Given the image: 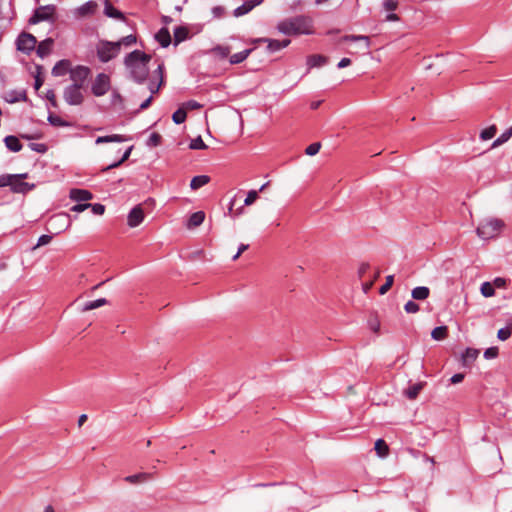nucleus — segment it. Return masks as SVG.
I'll return each instance as SVG.
<instances>
[{
    "instance_id": "obj_1",
    "label": "nucleus",
    "mask_w": 512,
    "mask_h": 512,
    "mask_svg": "<svg viewBox=\"0 0 512 512\" xmlns=\"http://www.w3.org/2000/svg\"><path fill=\"white\" fill-rule=\"evenodd\" d=\"M277 30L288 36L310 35L314 33L313 20L304 15L286 18L277 24Z\"/></svg>"
},
{
    "instance_id": "obj_2",
    "label": "nucleus",
    "mask_w": 512,
    "mask_h": 512,
    "mask_svg": "<svg viewBox=\"0 0 512 512\" xmlns=\"http://www.w3.org/2000/svg\"><path fill=\"white\" fill-rule=\"evenodd\" d=\"M150 60V55L139 50H135L126 56L125 66L135 81L141 83L146 79L149 73L148 63Z\"/></svg>"
},
{
    "instance_id": "obj_3",
    "label": "nucleus",
    "mask_w": 512,
    "mask_h": 512,
    "mask_svg": "<svg viewBox=\"0 0 512 512\" xmlns=\"http://www.w3.org/2000/svg\"><path fill=\"white\" fill-rule=\"evenodd\" d=\"M504 227L502 220L497 218H485L476 229L477 235L484 240L497 237Z\"/></svg>"
},
{
    "instance_id": "obj_4",
    "label": "nucleus",
    "mask_w": 512,
    "mask_h": 512,
    "mask_svg": "<svg viewBox=\"0 0 512 512\" xmlns=\"http://www.w3.org/2000/svg\"><path fill=\"white\" fill-rule=\"evenodd\" d=\"M163 84V66L162 64H158L157 68L152 72L148 82V90L150 91V96L140 104V109H146L152 102L153 95L156 94L161 85Z\"/></svg>"
},
{
    "instance_id": "obj_5",
    "label": "nucleus",
    "mask_w": 512,
    "mask_h": 512,
    "mask_svg": "<svg viewBox=\"0 0 512 512\" xmlns=\"http://www.w3.org/2000/svg\"><path fill=\"white\" fill-rule=\"evenodd\" d=\"M120 52L117 42L100 41L97 45V54L102 62H108Z\"/></svg>"
},
{
    "instance_id": "obj_6",
    "label": "nucleus",
    "mask_w": 512,
    "mask_h": 512,
    "mask_svg": "<svg viewBox=\"0 0 512 512\" xmlns=\"http://www.w3.org/2000/svg\"><path fill=\"white\" fill-rule=\"evenodd\" d=\"M48 225L54 234H60L70 227V216L67 213L55 214L49 218Z\"/></svg>"
},
{
    "instance_id": "obj_7",
    "label": "nucleus",
    "mask_w": 512,
    "mask_h": 512,
    "mask_svg": "<svg viewBox=\"0 0 512 512\" xmlns=\"http://www.w3.org/2000/svg\"><path fill=\"white\" fill-rule=\"evenodd\" d=\"M56 8L54 5H45L40 6L34 12V15L30 18L29 22L31 24H36L42 21H51L55 20Z\"/></svg>"
},
{
    "instance_id": "obj_8",
    "label": "nucleus",
    "mask_w": 512,
    "mask_h": 512,
    "mask_svg": "<svg viewBox=\"0 0 512 512\" xmlns=\"http://www.w3.org/2000/svg\"><path fill=\"white\" fill-rule=\"evenodd\" d=\"M111 87L110 77L107 74L100 73L96 76L92 84V93L96 97L105 95Z\"/></svg>"
},
{
    "instance_id": "obj_9",
    "label": "nucleus",
    "mask_w": 512,
    "mask_h": 512,
    "mask_svg": "<svg viewBox=\"0 0 512 512\" xmlns=\"http://www.w3.org/2000/svg\"><path fill=\"white\" fill-rule=\"evenodd\" d=\"M80 86L69 85L64 90V99L69 105H80L84 100Z\"/></svg>"
},
{
    "instance_id": "obj_10",
    "label": "nucleus",
    "mask_w": 512,
    "mask_h": 512,
    "mask_svg": "<svg viewBox=\"0 0 512 512\" xmlns=\"http://www.w3.org/2000/svg\"><path fill=\"white\" fill-rule=\"evenodd\" d=\"M37 44L36 38L32 34L22 33L17 39L18 50L29 53L35 49Z\"/></svg>"
},
{
    "instance_id": "obj_11",
    "label": "nucleus",
    "mask_w": 512,
    "mask_h": 512,
    "mask_svg": "<svg viewBox=\"0 0 512 512\" xmlns=\"http://www.w3.org/2000/svg\"><path fill=\"white\" fill-rule=\"evenodd\" d=\"M90 70L84 66H77L72 68L70 71V79L72 80V85H77L83 87L86 79L88 78Z\"/></svg>"
},
{
    "instance_id": "obj_12",
    "label": "nucleus",
    "mask_w": 512,
    "mask_h": 512,
    "mask_svg": "<svg viewBox=\"0 0 512 512\" xmlns=\"http://www.w3.org/2000/svg\"><path fill=\"white\" fill-rule=\"evenodd\" d=\"M145 219V213L141 205H136L127 216V225L130 228L138 227Z\"/></svg>"
},
{
    "instance_id": "obj_13",
    "label": "nucleus",
    "mask_w": 512,
    "mask_h": 512,
    "mask_svg": "<svg viewBox=\"0 0 512 512\" xmlns=\"http://www.w3.org/2000/svg\"><path fill=\"white\" fill-rule=\"evenodd\" d=\"M14 178L11 180V190L15 193H24L33 188V185H29L26 182H23L22 179L26 177V174H12Z\"/></svg>"
},
{
    "instance_id": "obj_14",
    "label": "nucleus",
    "mask_w": 512,
    "mask_h": 512,
    "mask_svg": "<svg viewBox=\"0 0 512 512\" xmlns=\"http://www.w3.org/2000/svg\"><path fill=\"white\" fill-rule=\"evenodd\" d=\"M480 350L476 348H466L460 356V362L463 366H470L478 358Z\"/></svg>"
},
{
    "instance_id": "obj_15",
    "label": "nucleus",
    "mask_w": 512,
    "mask_h": 512,
    "mask_svg": "<svg viewBox=\"0 0 512 512\" xmlns=\"http://www.w3.org/2000/svg\"><path fill=\"white\" fill-rule=\"evenodd\" d=\"M69 196L73 201L76 202H84L93 198V195L90 191L76 188L70 190Z\"/></svg>"
},
{
    "instance_id": "obj_16",
    "label": "nucleus",
    "mask_w": 512,
    "mask_h": 512,
    "mask_svg": "<svg viewBox=\"0 0 512 512\" xmlns=\"http://www.w3.org/2000/svg\"><path fill=\"white\" fill-rule=\"evenodd\" d=\"M263 0H250L245 2L243 5L237 7L233 14L235 17L243 16L247 13H249L254 7L260 5Z\"/></svg>"
},
{
    "instance_id": "obj_17",
    "label": "nucleus",
    "mask_w": 512,
    "mask_h": 512,
    "mask_svg": "<svg viewBox=\"0 0 512 512\" xmlns=\"http://www.w3.org/2000/svg\"><path fill=\"white\" fill-rule=\"evenodd\" d=\"M72 67L71 63L68 60H60L55 64V66L52 69V74L56 77L64 76L67 73L70 74Z\"/></svg>"
},
{
    "instance_id": "obj_18",
    "label": "nucleus",
    "mask_w": 512,
    "mask_h": 512,
    "mask_svg": "<svg viewBox=\"0 0 512 512\" xmlns=\"http://www.w3.org/2000/svg\"><path fill=\"white\" fill-rule=\"evenodd\" d=\"M263 43H267V50L269 52H275L287 47L290 44V40L285 39L282 41L274 40V39H263Z\"/></svg>"
},
{
    "instance_id": "obj_19",
    "label": "nucleus",
    "mask_w": 512,
    "mask_h": 512,
    "mask_svg": "<svg viewBox=\"0 0 512 512\" xmlns=\"http://www.w3.org/2000/svg\"><path fill=\"white\" fill-rule=\"evenodd\" d=\"M108 304V301L107 299L105 298H99V299H96V300H93V301H89V302H86L82 305V307L80 308V311L82 313H85V312H88V311H91V310H94V309H97V308H100L104 305Z\"/></svg>"
},
{
    "instance_id": "obj_20",
    "label": "nucleus",
    "mask_w": 512,
    "mask_h": 512,
    "mask_svg": "<svg viewBox=\"0 0 512 512\" xmlns=\"http://www.w3.org/2000/svg\"><path fill=\"white\" fill-rule=\"evenodd\" d=\"M411 296L414 300L423 301L430 296V289L426 286H418L412 289Z\"/></svg>"
},
{
    "instance_id": "obj_21",
    "label": "nucleus",
    "mask_w": 512,
    "mask_h": 512,
    "mask_svg": "<svg viewBox=\"0 0 512 512\" xmlns=\"http://www.w3.org/2000/svg\"><path fill=\"white\" fill-rule=\"evenodd\" d=\"M151 478H152L151 473L142 472V473H138L135 475L126 476L124 478V481L129 484H139V483H143Z\"/></svg>"
},
{
    "instance_id": "obj_22",
    "label": "nucleus",
    "mask_w": 512,
    "mask_h": 512,
    "mask_svg": "<svg viewBox=\"0 0 512 512\" xmlns=\"http://www.w3.org/2000/svg\"><path fill=\"white\" fill-rule=\"evenodd\" d=\"M52 46H53V40L51 38H47V39L43 40L37 46V54L40 57L47 56L51 52Z\"/></svg>"
},
{
    "instance_id": "obj_23",
    "label": "nucleus",
    "mask_w": 512,
    "mask_h": 512,
    "mask_svg": "<svg viewBox=\"0 0 512 512\" xmlns=\"http://www.w3.org/2000/svg\"><path fill=\"white\" fill-rule=\"evenodd\" d=\"M210 182V177L207 175H199L192 178L190 188L197 190Z\"/></svg>"
},
{
    "instance_id": "obj_24",
    "label": "nucleus",
    "mask_w": 512,
    "mask_h": 512,
    "mask_svg": "<svg viewBox=\"0 0 512 512\" xmlns=\"http://www.w3.org/2000/svg\"><path fill=\"white\" fill-rule=\"evenodd\" d=\"M204 219L205 213L203 211L195 212L190 216L187 227L194 228L200 226L203 223Z\"/></svg>"
},
{
    "instance_id": "obj_25",
    "label": "nucleus",
    "mask_w": 512,
    "mask_h": 512,
    "mask_svg": "<svg viewBox=\"0 0 512 512\" xmlns=\"http://www.w3.org/2000/svg\"><path fill=\"white\" fill-rule=\"evenodd\" d=\"M374 449L381 458H385L389 455V446L383 439L376 440Z\"/></svg>"
},
{
    "instance_id": "obj_26",
    "label": "nucleus",
    "mask_w": 512,
    "mask_h": 512,
    "mask_svg": "<svg viewBox=\"0 0 512 512\" xmlns=\"http://www.w3.org/2000/svg\"><path fill=\"white\" fill-rule=\"evenodd\" d=\"M4 142L6 147L13 152H18L22 149V144L20 143L19 139L15 136H7L4 139Z\"/></svg>"
},
{
    "instance_id": "obj_27",
    "label": "nucleus",
    "mask_w": 512,
    "mask_h": 512,
    "mask_svg": "<svg viewBox=\"0 0 512 512\" xmlns=\"http://www.w3.org/2000/svg\"><path fill=\"white\" fill-rule=\"evenodd\" d=\"M155 37L162 47H167L171 42L170 33L166 28H162Z\"/></svg>"
},
{
    "instance_id": "obj_28",
    "label": "nucleus",
    "mask_w": 512,
    "mask_h": 512,
    "mask_svg": "<svg viewBox=\"0 0 512 512\" xmlns=\"http://www.w3.org/2000/svg\"><path fill=\"white\" fill-rule=\"evenodd\" d=\"M448 336L447 326H438L431 332V337L436 341L444 340Z\"/></svg>"
},
{
    "instance_id": "obj_29",
    "label": "nucleus",
    "mask_w": 512,
    "mask_h": 512,
    "mask_svg": "<svg viewBox=\"0 0 512 512\" xmlns=\"http://www.w3.org/2000/svg\"><path fill=\"white\" fill-rule=\"evenodd\" d=\"M104 12L105 14L108 16V17H111V18H116V19H123L124 16L123 14L118 11L117 9H115L112 4L109 2V1H105V9H104Z\"/></svg>"
},
{
    "instance_id": "obj_30",
    "label": "nucleus",
    "mask_w": 512,
    "mask_h": 512,
    "mask_svg": "<svg viewBox=\"0 0 512 512\" xmlns=\"http://www.w3.org/2000/svg\"><path fill=\"white\" fill-rule=\"evenodd\" d=\"M96 9H97L96 2L89 1V2L85 3L84 5H82L81 7H79L78 12L80 15L86 16L89 14H93L96 11Z\"/></svg>"
},
{
    "instance_id": "obj_31",
    "label": "nucleus",
    "mask_w": 512,
    "mask_h": 512,
    "mask_svg": "<svg viewBox=\"0 0 512 512\" xmlns=\"http://www.w3.org/2000/svg\"><path fill=\"white\" fill-rule=\"evenodd\" d=\"M423 386H408L403 389L402 394L407 397L409 400H414L420 393Z\"/></svg>"
},
{
    "instance_id": "obj_32",
    "label": "nucleus",
    "mask_w": 512,
    "mask_h": 512,
    "mask_svg": "<svg viewBox=\"0 0 512 512\" xmlns=\"http://www.w3.org/2000/svg\"><path fill=\"white\" fill-rule=\"evenodd\" d=\"M126 139L122 135H109V136H100L96 139V144L108 143V142H122Z\"/></svg>"
},
{
    "instance_id": "obj_33",
    "label": "nucleus",
    "mask_w": 512,
    "mask_h": 512,
    "mask_svg": "<svg viewBox=\"0 0 512 512\" xmlns=\"http://www.w3.org/2000/svg\"><path fill=\"white\" fill-rule=\"evenodd\" d=\"M341 41H362L366 49L370 47V38L364 35H346L342 37Z\"/></svg>"
},
{
    "instance_id": "obj_34",
    "label": "nucleus",
    "mask_w": 512,
    "mask_h": 512,
    "mask_svg": "<svg viewBox=\"0 0 512 512\" xmlns=\"http://www.w3.org/2000/svg\"><path fill=\"white\" fill-rule=\"evenodd\" d=\"M512 136V127L502 133L493 143L492 148H496L507 142Z\"/></svg>"
},
{
    "instance_id": "obj_35",
    "label": "nucleus",
    "mask_w": 512,
    "mask_h": 512,
    "mask_svg": "<svg viewBox=\"0 0 512 512\" xmlns=\"http://www.w3.org/2000/svg\"><path fill=\"white\" fill-rule=\"evenodd\" d=\"M251 49H247V50H244L242 52H239V53H236V54H233L231 57H230V63L231 64H238V63H241L243 62L248 56L249 54L251 53Z\"/></svg>"
},
{
    "instance_id": "obj_36",
    "label": "nucleus",
    "mask_w": 512,
    "mask_h": 512,
    "mask_svg": "<svg viewBox=\"0 0 512 512\" xmlns=\"http://www.w3.org/2000/svg\"><path fill=\"white\" fill-rule=\"evenodd\" d=\"M496 133H497V128L495 125H492V126L487 127L481 131L480 138L483 141H487V140L492 139L496 135Z\"/></svg>"
},
{
    "instance_id": "obj_37",
    "label": "nucleus",
    "mask_w": 512,
    "mask_h": 512,
    "mask_svg": "<svg viewBox=\"0 0 512 512\" xmlns=\"http://www.w3.org/2000/svg\"><path fill=\"white\" fill-rule=\"evenodd\" d=\"M187 112L185 108L180 107L177 111H175L172 115V119L175 124H181L186 120Z\"/></svg>"
},
{
    "instance_id": "obj_38",
    "label": "nucleus",
    "mask_w": 512,
    "mask_h": 512,
    "mask_svg": "<svg viewBox=\"0 0 512 512\" xmlns=\"http://www.w3.org/2000/svg\"><path fill=\"white\" fill-rule=\"evenodd\" d=\"M326 58L321 55H312L308 58L307 64L309 67H319L325 64Z\"/></svg>"
},
{
    "instance_id": "obj_39",
    "label": "nucleus",
    "mask_w": 512,
    "mask_h": 512,
    "mask_svg": "<svg viewBox=\"0 0 512 512\" xmlns=\"http://www.w3.org/2000/svg\"><path fill=\"white\" fill-rule=\"evenodd\" d=\"M480 291L484 297H492L495 294V289L491 282L482 283Z\"/></svg>"
},
{
    "instance_id": "obj_40",
    "label": "nucleus",
    "mask_w": 512,
    "mask_h": 512,
    "mask_svg": "<svg viewBox=\"0 0 512 512\" xmlns=\"http://www.w3.org/2000/svg\"><path fill=\"white\" fill-rule=\"evenodd\" d=\"M512 334V324L508 325L505 328H501L497 332V337L501 341L507 340Z\"/></svg>"
},
{
    "instance_id": "obj_41",
    "label": "nucleus",
    "mask_w": 512,
    "mask_h": 512,
    "mask_svg": "<svg viewBox=\"0 0 512 512\" xmlns=\"http://www.w3.org/2000/svg\"><path fill=\"white\" fill-rule=\"evenodd\" d=\"M189 148L192 150H204L207 149V145L203 142L202 138L198 136L190 142Z\"/></svg>"
},
{
    "instance_id": "obj_42",
    "label": "nucleus",
    "mask_w": 512,
    "mask_h": 512,
    "mask_svg": "<svg viewBox=\"0 0 512 512\" xmlns=\"http://www.w3.org/2000/svg\"><path fill=\"white\" fill-rule=\"evenodd\" d=\"M137 41L136 36L134 35H128L126 37H123L117 43L119 44V48L121 49L122 46L129 47L135 44Z\"/></svg>"
},
{
    "instance_id": "obj_43",
    "label": "nucleus",
    "mask_w": 512,
    "mask_h": 512,
    "mask_svg": "<svg viewBox=\"0 0 512 512\" xmlns=\"http://www.w3.org/2000/svg\"><path fill=\"white\" fill-rule=\"evenodd\" d=\"M187 29L184 27H178L174 32V37L176 43H180L181 41L185 40L187 37Z\"/></svg>"
},
{
    "instance_id": "obj_44",
    "label": "nucleus",
    "mask_w": 512,
    "mask_h": 512,
    "mask_svg": "<svg viewBox=\"0 0 512 512\" xmlns=\"http://www.w3.org/2000/svg\"><path fill=\"white\" fill-rule=\"evenodd\" d=\"M132 149H133V146H130L125 151V153L123 154L122 158L118 162H115V163L109 165L105 170L113 169V168H116V167L120 166L123 162H125L129 158Z\"/></svg>"
},
{
    "instance_id": "obj_45",
    "label": "nucleus",
    "mask_w": 512,
    "mask_h": 512,
    "mask_svg": "<svg viewBox=\"0 0 512 512\" xmlns=\"http://www.w3.org/2000/svg\"><path fill=\"white\" fill-rule=\"evenodd\" d=\"M393 283H394V276L388 275L386 277L385 284L380 287V290H379L380 294L381 295L386 294L388 292V290L392 287Z\"/></svg>"
},
{
    "instance_id": "obj_46",
    "label": "nucleus",
    "mask_w": 512,
    "mask_h": 512,
    "mask_svg": "<svg viewBox=\"0 0 512 512\" xmlns=\"http://www.w3.org/2000/svg\"><path fill=\"white\" fill-rule=\"evenodd\" d=\"M404 310L409 314H415L420 310V307L417 303L410 300L405 304Z\"/></svg>"
},
{
    "instance_id": "obj_47",
    "label": "nucleus",
    "mask_w": 512,
    "mask_h": 512,
    "mask_svg": "<svg viewBox=\"0 0 512 512\" xmlns=\"http://www.w3.org/2000/svg\"><path fill=\"white\" fill-rule=\"evenodd\" d=\"M320 148H321V144L319 142H315V143H312L309 146H307L305 153L308 156H314L319 152Z\"/></svg>"
},
{
    "instance_id": "obj_48",
    "label": "nucleus",
    "mask_w": 512,
    "mask_h": 512,
    "mask_svg": "<svg viewBox=\"0 0 512 512\" xmlns=\"http://www.w3.org/2000/svg\"><path fill=\"white\" fill-rule=\"evenodd\" d=\"M258 199V192L256 190H250L247 197L244 200V205L250 206Z\"/></svg>"
},
{
    "instance_id": "obj_49",
    "label": "nucleus",
    "mask_w": 512,
    "mask_h": 512,
    "mask_svg": "<svg viewBox=\"0 0 512 512\" xmlns=\"http://www.w3.org/2000/svg\"><path fill=\"white\" fill-rule=\"evenodd\" d=\"M213 51L216 55L222 58H225L230 54V48L228 46H217Z\"/></svg>"
},
{
    "instance_id": "obj_50",
    "label": "nucleus",
    "mask_w": 512,
    "mask_h": 512,
    "mask_svg": "<svg viewBox=\"0 0 512 512\" xmlns=\"http://www.w3.org/2000/svg\"><path fill=\"white\" fill-rule=\"evenodd\" d=\"M499 350L497 347H489L484 352V358L487 360L494 359L498 356Z\"/></svg>"
},
{
    "instance_id": "obj_51",
    "label": "nucleus",
    "mask_w": 512,
    "mask_h": 512,
    "mask_svg": "<svg viewBox=\"0 0 512 512\" xmlns=\"http://www.w3.org/2000/svg\"><path fill=\"white\" fill-rule=\"evenodd\" d=\"M161 142V136L160 134L158 133H152L149 138H148V141H147V144L151 147H156L160 144Z\"/></svg>"
},
{
    "instance_id": "obj_52",
    "label": "nucleus",
    "mask_w": 512,
    "mask_h": 512,
    "mask_svg": "<svg viewBox=\"0 0 512 512\" xmlns=\"http://www.w3.org/2000/svg\"><path fill=\"white\" fill-rule=\"evenodd\" d=\"M52 236L50 235H42L39 237L37 244L32 248V250H36L37 248L47 245L51 242Z\"/></svg>"
},
{
    "instance_id": "obj_53",
    "label": "nucleus",
    "mask_w": 512,
    "mask_h": 512,
    "mask_svg": "<svg viewBox=\"0 0 512 512\" xmlns=\"http://www.w3.org/2000/svg\"><path fill=\"white\" fill-rule=\"evenodd\" d=\"M13 179L12 174L0 175V187L10 186Z\"/></svg>"
},
{
    "instance_id": "obj_54",
    "label": "nucleus",
    "mask_w": 512,
    "mask_h": 512,
    "mask_svg": "<svg viewBox=\"0 0 512 512\" xmlns=\"http://www.w3.org/2000/svg\"><path fill=\"white\" fill-rule=\"evenodd\" d=\"M89 208H91L92 212L96 215H102L105 212V206L99 203L91 204Z\"/></svg>"
},
{
    "instance_id": "obj_55",
    "label": "nucleus",
    "mask_w": 512,
    "mask_h": 512,
    "mask_svg": "<svg viewBox=\"0 0 512 512\" xmlns=\"http://www.w3.org/2000/svg\"><path fill=\"white\" fill-rule=\"evenodd\" d=\"M182 107L185 108V110L187 111V110L199 109V108H201V105L198 102L191 100V101L184 103L182 105Z\"/></svg>"
},
{
    "instance_id": "obj_56",
    "label": "nucleus",
    "mask_w": 512,
    "mask_h": 512,
    "mask_svg": "<svg viewBox=\"0 0 512 512\" xmlns=\"http://www.w3.org/2000/svg\"><path fill=\"white\" fill-rule=\"evenodd\" d=\"M211 13L213 14L214 18H221L225 13V9L222 6H215L212 8Z\"/></svg>"
},
{
    "instance_id": "obj_57",
    "label": "nucleus",
    "mask_w": 512,
    "mask_h": 512,
    "mask_svg": "<svg viewBox=\"0 0 512 512\" xmlns=\"http://www.w3.org/2000/svg\"><path fill=\"white\" fill-rule=\"evenodd\" d=\"M90 206H91V204H89V203H83V204L79 203V204L74 205L71 210L74 212L80 213V212L85 211Z\"/></svg>"
},
{
    "instance_id": "obj_58",
    "label": "nucleus",
    "mask_w": 512,
    "mask_h": 512,
    "mask_svg": "<svg viewBox=\"0 0 512 512\" xmlns=\"http://www.w3.org/2000/svg\"><path fill=\"white\" fill-rule=\"evenodd\" d=\"M384 8L388 11H393L397 8V2L395 0H385Z\"/></svg>"
},
{
    "instance_id": "obj_59",
    "label": "nucleus",
    "mask_w": 512,
    "mask_h": 512,
    "mask_svg": "<svg viewBox=\"0 0 512 512\" xmlns=\"http://www.w3.org/2000/svg\"><path fill=\"white\" fill-rule=\"evenodd\" d=\"M492 284L494 286V289L495 288H503L506 286V280L504 278L498 277V278L494 279Z\"/></svg>"
},
{
    "instance_id": "obj_60",
    "label": "nucleus",
    "mask_w": 512,
    "mask_h": 512,
    "mask_svg": "<svg viewBox=\"0 0 512 512\" xmlns=\"http://www.w3.org/2000/svg\"><path fill=\"white\" fill-rule=\"evenodd\" d=\"M370 266L368 263H362L360 264L358 268V275L359 277H363L369 270Z\"/></svg>"
},
{
    "instance_id": "obj_61",
    "label": "nucleus",
    "mask_w": 512,
    "mask_h": 512,
    "mask_svg": "<svg viewBox=\"0 0 512 512\" xmlns=\"http://www.w3.org/2000/svg\"><path fill=\"white\" fill-rule=\"evenodd\" d=\"M463 380H464V374H462V373H457V374H455V375H453V376L451 377V382H452L453 384L460 383V382H462Z\"/></svg>"
},
{
    "instance_id": "obj_62",
    "label": "nucleus",
    "mask_w": 512,
    "mask_h": 512,
    "mask_svg": "<svg viewBox=\"0 0 512 512\" xmlns=\"http://www.w3.org/2000/svg\"><path fill=\"white\" fill-rule=\"evenodd\" d=\"M48 120H49V122H50L51 124H53V125H57V126H61V125H63V122H62V121H61V119H60L59 117H57V116L50 115V116L48 117Z\"/></svg>"
},
{
    "instance_id": "obj_63",
    "label": "nucleus",
    "mask_w": 512,
    "mask_h": 512,
    "mask_svg": "<svg viewBox=\"0 0 512 512\" xmlns=\"http://www.w3.org/2000/svg\"><path fill=\"white\" fill-rule=\"evenodd\" d=\"M46 97H47V99L51 102V104L54 107L57 106L56 96H55V93L52 90L47 92Z\"/></svg>"
},
{
    "instance_id": "obj_64",
    "label": "nucleus",
    "mask_w": 512,
    "mask_h": 512,
    "mask_svg": "<svg viewBox=\"0 0 512 512\" xmlns=\"http://www.w3.org/2000/svg\"><path fill=\"white\" fill-rule=\"evenodd\" d=\"M351 64V60L349 58H343L338 63V68H345Z\"/></svg>"
}]
</instances>
